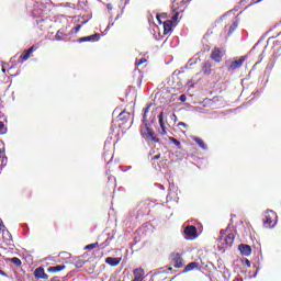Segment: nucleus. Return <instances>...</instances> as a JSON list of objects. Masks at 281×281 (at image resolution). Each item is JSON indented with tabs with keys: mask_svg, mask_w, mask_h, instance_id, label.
I'll return each mask as SVG.
<instances>
[{
	"mask_svg": "<svg viewBox=\"0 0 281 281\" xmlns=\"http://www.w3.org/2000/svg\"><path fill=\"white\" fill-rule=\"evenodd\" d=\"M117 119L119 121H122L123 124H125L131 120V114L126 112H122L121 114H119Z\"/></svg>",
	"mask_w": 281,
	"mask_h": 281,
	"instance_id": "412c9836",
	"label": "nucleus"
},
{
	"mask_svg": "<svg viewBox=\"0 0 281 281\" xmlns=\"http://www.w3.org/2000/svg\"><path fill=\"white\" fill-rule=\"evenodd\" d=\"M121 258L119 257H106L105 263L111 266V267H117L121 262Z\"/></svg>",
	"mask_w": 281,
	"mask_h": 281,
	"instance_id": "f3484780",
	"label": "nucleus"
},
{
	"mask_svg": "<svg viewBox=\"0 0 281 281\" xmlns=\"http://www.w3.org/2000/svg\"><path fill=\"white\" fill-rule=\"evenodd\" d=\"M143 137H145L147 140H151L155 144H158L160 139L158 138L157 134H155L154 130L148 126V124H145V130L143 132Z\"/></svg>",
	"mask_w": 281,
	"mask_h": 281,
	"instance_id": "39448f33",
	"label": "nucleus"
},
{
	"mask_svg": "<svg viewBox=\"0 0 281 281\" xmlns=\"http://www.w3.org/2000/svg\"><path fill=\"white\" fill-rule=\"evenodd\" d=\"M261 1H263V0H258V2H261Z\"/></svg>",
	"mask_w": 281,
	"mask_h": 281,
	"instance_id": "3c124183",
	"label": "nucleus"
},
{
	"mask_svg": "<svg viewBox=\"0 0 281 281\" xmlns=\"http://www.w3.org/2000/svg\"><path fill=\"white\" fill-rule=\"evenodd\" d=\"M80 29H81V25H80V24H77V25L75 26V34L79 33Z\"/></svg>",
	"mask_w": 281,
	"mask_h": 281,
	"instance_id": "473e14b6",
	"label": "nucleus"
},
{
	"mask_svg": "<svg viewBox=\"0 0 281 281\" xmlns=\"http://www.w3.org/2000/svg\"><path fill=\"white\" fill-rule=\"evenodd\" d=\"M200 267V262L198 261H191L189 262L186 267H184V270H183V273H188L190 271H193L194 269H199Z\"/></svg>",
	"mask_w": 281,
	"mask_h": 281,
	"instance_id": "a211bd4d",
	"label": "nucleus"
},
{
	"mask_svg": "<svg viewBox=\"0 0 281 281\" xmlns=\"http://www.w3.org/2000/svg\"><path fill=\"white\" fill-rule=\"evenodd\" d=\"M146 63V58H140V59H137L136 61H135V65L136 66H140V65H144Z\"/></svg>",
	"mask_w": 281,
	"mask_h": 281,
	"instance_id": "c756f323",
	"label": "nucleus"
},
{
	"mask_svg": "<svg viewBox=\"0 0 281 281\" xmlns=\"http://www.w3.org/2000/svg\"><path fill=\"white\" fill-rule=\"evenodd\" d=\"M148 111H149V108H146V109H145V114H144V120H145L146 114L148 113Z\"/></svg>",
	"mask_w": 281,
	"mask_h": 281,
	"instance_id": "e433bc0d",
	"label": "nucleus"
},
{
	"mask_svg": "<svg viewBox=\"0 0 281 281\" xmlns=\"http://www.w3.org/2000/svg\"><path fill=\"white\" fill-rule=\"evenodd\" d=\"M177 21L172 20H167L166 22H164V35H168L172 32V29L175 27V23Z\"/></svg>",
	"mask_w": 281,
	"mask_h": 281,
	"instance_id": "ddd939ff",
	"label": "nucleus"
},
{
	"mask_svg": "<svg viewBox=\"0 0 281 281\" xmlns=\"http://www.w3.org/2000/svg\"><path fill=\"white\" fill-rule=\"evenodd\" d=\"M188 100V97L186 94H180L179 95V101L186 102Z\"/></svg>",
	"mask_w": 281,
	"mask_h": 281,
	"instance_id": "2f4dec72",
	"label": "nucleus"
},
{
	"mask_svg": "<svg viewBox=\"0 0 281 281\" xmlns=\"http://www.w3.org/2000/svg\"><path fill=\"white\" fill-rule=\"evenodd\" d=\"M238 249L240 251V255L244 257H249L252 254V248L251 246L247 245V244H240L238 246Z\"/></svg>",
	"mask_w": 281,
	"mask_h": 281,
	"instance_id": "f8f14e48",
	"label": "nucleus"
},
{
	"mask_svg": "<svg viewBox=\"0 0 281 281\" xmlns=\"http://www.w3.org/2000/svg\"><path fill=\"white\" fill-rule=\"evenodd\" d=\"M187 85L193 87V85H191V81H187Z\"/></svg>",
	"mask_w": 281,
	"mask_h": 281,
	"instance_id": "ea45409f",
	"label": "nucleus"
},
{
	"mask_svg": "<svg viewBox=\"0 0 281 281\" xmlns=\"http://www.w3.org/2000/svg\"><path fill=\"white\" fill-rule=\"evenodd\" d=\"M100 38H101V35L99 33H94L90 36H85L79 38V43H87V42L97 43L100 41Z\"/></svg>",
	"mask_w": 281,
	"mask_h": 281,
	"instance_id": "9b49d317",
	"label": "nucleus"
},
{
	"mask_svg": "<svg viewBox=\"0 0 281 281\" xmlns=\"http://www.w3.org/2000/svg\"><path fill=\"white\" fill-rule=\"evenodd\" d=\"M235 281H238L237 279Z\"/></svg>",
	"mask_w": 281,
	"mask_h": 281,
	"instance_id": "603ef678",
	"label": "nucleus"
},
{
	"mask_svg": "<svg viewBox=\"0 0 281 281\" xmlns=\"http://www.w3.org/2000/svg\"><path fill=\"white\" fill-rule=\"evenodd\" d=\"M34 277L43 280H47L49 278V276L45 272V269L43 267H40L34 270Z\"/></svg>",
	"mask_w": 281,
	"mask_h": 281,
	"instance_id": "4468645a",
	"label": "nucleus"
},
{
	"mask_svg": "<svg viewBox=\"0 0 281 281\" xmlns=\"http://www.w3.org/2000/svg\"><path fill=\"white\" fill-rule=\"evenodd\" d=\"M161 158V155L160 154H157L156 156H154L151 158V160H159Z\"/></svg>",
	"mask_w": 281,
	"mask_h": 281,
	"instance_id": "72a5a7b5",
	"label": "nucleus"
},
{
	"mask_svg": "<svg viewBox=\"0 0 281 281\" xmlns=\"http://www.w3.org/2000/svg\"><path fill=\"white\" fill-rule=\"evenodd\" d=\"M224 55H225V53L222 48L215 47L211 52L210 58L213 59L216 64H221Z\"/></svg>",
	"mask_w": 281,
	"mask_h": 281,
	"instance_id": "6e6552de",
	"label": "nucleus"
},
{
	"mask_svg": "<svg viewBox=\"0 0 281 281\" xmlns=\"http://www.w3.org/2000/svg\"><path fill=\"white\" fill-rule=\"evenodd\" d=\"M246 266H247V267H251V261H249L248 259H246Z\"/></svg>",
	"mask_w": 281,
	"mask_h": 281,
	"instance_id": "c9c22d12",
	"label": "nucleus"
},
{
	"mask_svg": "<svg viewBox=\"0 0 281 281\" xmlns=\"http://www.w3.org/2000/svg\"><path fill=\"white\" fill-rule=\"evenodd\" d=\"M67 36H68V35H67L65 32L58 31V32H56V34H55V40L58 41V42H66Z\"/></svg>",
	"mask_w": 281,
	"mask_h": 281,
	"instance_id": "aec40b11",
	"label": "nucleus"
},
{
	"mask_svg": "<svg viewBox=\"0 0 281 281\" xmlns=\"http://www.w3.org/2000/svg\"><path fill=\"white\" fill-rule=\"evenodd\" d=\"M234 240H235V235L233 233H226L223 231L220 233L218 244H221L222 249L232 248Z\"/></svg>",
	"mask_w": 281,
	"mask_h": 281,
	"instance_id": "f03ea898",
	"label": "nucleus"
},
{
	"mask_svg": "<svg viewBox=\"0 0 281 281\" xmlns=\"http://www.w3.org/2000/svg\"><path fill=\"white\" fill-rule=\"evenodd\" d=\"M102 237H104V235H100V236H99V240H101Z\"/></svg>",
	"mask_w": 281,
	"mask_h": 281,
	"instance_id": "37998d69",
	"label": "nucleus"
},
{
	"mask_svg": "<svg viewBox=\"0 0 281 281\" xmlns=\"http://www.w3.org/2000/svg\"><path fill=\"white\" fill-rule=\"evenodd\" d=\"M169 271H172L173 269L171 267L168 268Z\"/></svg>",
	"mask_w": 281,
	"mask_h": 281,
	"instance_id": "a18cd8bd",
	"label": "nucleus"
},
{
	"mask_svg": "<svg viewBox=\"0 0 281 281\" xmlns=\"http://www.w3.org/2000/svg\"><path fill=\"white\" fill-rule=\"evenodd\" d=\"M4 156V151H0V157Z\"/></svg>",
	"mask_w": 281,
	"mask_h": 281,
	"instance_id": "a19ab883",
	"label": "nucleus"
},
{
	"mask_svg": "<svg viewBox=\"0 0 281 281\" xmlns=\"http://www.w3.org/2000/svg\"><path fill=\"white\" fill-rule=\"evenodd\" d=\"M157 21H158L159 24H161V21H160V16H159V15H157Z\"/></svg>",
	"mask_w": 281,
	"mask_h": 281,
	"instance_id": "58836bf2",
	"label": "nucleus"
},
{
	"mask_svg": "<svg viewBox=\"0 0 281 281\" xmlns=\"http://www.w3.org/2000/svg\"><path fill=\"white\" fill-rule=\"evenodd\" d=\"M245 60H246V57L241 56L238 59L231 61V65L227 68V70L231 72V71H236L237 69H240Z\"/></svg>",
	"mask_w": 281,
	"mask_h": 281,
	"instance_id": "1a4fd4ad",
	"label": "nucleus"
},
{
	"mask_svg": "<svg viewBox=\"0 0 281 281\" xmlns=\"http://www.w3.org/2000/svg\"><path fill=\"white\" fill-rule=\"evenodd\" d=\"M158 124H159V127H160V132H159V134H160V136H165V135H167L168 134V131H167V128H166V122L164 121V113L162 112H160L159 114H158Z\"/></svg>",
	"mask_w": 281,
	"mask_h": 281,
	"instance_id": "9d476101",
	"label": "nucleus"
},
{
	"mask_svg": "<svg viewBox=\"0 0 281 281\" xmlns=\"http://www.w3.org/2000/svg\"><path fill=\"white\" fill-rule=\"evenodd\" d=\"M168 259H169V262H171V265L176 269L183 268L184 266V260H183L182 254L180 252H171Z\"/></svg>",
	"mask_w": 281,
	"mask_h": 281,
	"instance_id": "20e7f679",
	"label": "nucleus"
},
{
	"mask_svg": "<svg viewBox=\"0 0 281 281\" xmlns=\"http://www.w3.org/2000/svg\"><path fill=\"white\" fill-rule=\"evenodd\" d=\"M0 276L5 277V272L3 270H0Z\"/></svg>",
	"mask_w": 281,
	"mask_h": 281,
	"instance_id": "4c0bfd02",
	"label": "nucleus"
},
{
	"mask_svg": "<svg viewBox=\"0 0 281 281\" xmlns=\"http://www.w3.org/2000/svg\"><path fill=\"white\" fill-rule=\"evenodd\" d=\"M65 269H66L65 265H58V266L49 267L48 268V272L49 273H57V272H60V271H63Z\"/></svg>",
	"mask_w": 281,
	"mask_h": 281,
	"instance_id": "6ab92c4d",
	"label": "nucleus"
},
{
	"mask_svg": "<svg viewBox=\"0 0 281 281\" xmlns=\"http://www.w3.org/2000/svg\"><path fill=\"white\" fill-rule=\"evenodd\" d=\"M191 0H173L172 2V11L175 12V15L172 16L173 21H177L179 19V14L183 13L184 10L188 8Z\"/></svg>",
	"mask_w": 281,
	"mask_h": 281,
	"instance_id": "f257e3e1",
	"label": "nucleus"
},
{
	"mask_svg": "<svg viewBox=\"0 0 281 281\" xmlns=\"http://www.w3.org/2000/svg\"><path fill=\"white\" fill-rule=\"evenodd\" d=\"M173 82L177 83L178 89H181L183 87L184 81L181 80V77L176 76L173 77Z\"/></svg>",
	"mask_w": 281,
	"mask_h": 281,
	"instance_id": "b1692460",
	"label": "nucleus"
},
{
	"mask_svg": "<svg viewBox=\"0 0 281 281\" xmlns=\"http://www.w3.org/2000/svg\"><path fill=\"white\" fill-rule=\"evenodd\" d=\"M178 127H183V128L188 130V128H189V125H188L187 123L179 122V123H178Z\"/></svg>",
	"mask_w": 281,
	"mask_h": 281,
	"instance_id": "7c9ffc66",
	"label": "nucleus"
},
{
	"mask_svg": "<svg viewBox=\"0 0 281 281\" xmlns=\"http://www.w3.org/2000/svg\"><path fill=\"white\" fill-rule=\"evenodd\" d=\"M86 263H87V260L81 259V258H76V259L74 260V266H75L76 268H82V267L86 266Z\"/></svg>",
	"mask_w": 281,
	"mask_h": 281,
	"instance_id": "5701e85b",
	"label": "nucleus"
},
{
	"mask_svg": "<svg viewBox=\"0 0 281 281\" xmlns=\"http://www.w3.org/2000/svg\"><path fill=\"white\" fill-rule=\"evenodd\" d=\"M168 140L171 142L175 146H177L178 149H181V148H182L180 140H177V139L173 138V137H169Z\"/></svg>",
	"mask_w": 281,
	"mask_h": 281,
	"instance_id": "393cba45",
	"label": "nucleus"
},
{
	"mask_svg": "<svg viewBox=\"0 0 281 281\" xmlns=\"http://www.w3.org/2000/svg\"><path fill=\"white\" fill-rule=\"evenodd\" d=\"M50 281H61V279L59 277H54L50 279Z\"/></svg>",
	"mask_w": 281,
	"mask_h": 281,
	"instance_id": "f704fd0d",
	"label": "nucleus"
},
{
	"mask_svg": "<svg viewBox=\"0 0 281 281\" xmlns=\"http://www.w3.org/2000/svg\"><path fill=\"white\" fill-rule=\"evenodd\" d=\"M184 238L187 240H195L199 237V234L196 233V228L194 225H188L184 228Z\"/></svg>",
	"mask_w": 281,
	"mask_h": 281,
	"instance_id": "423d86ee",
	"label": "nucleus"
},
{
	"mask_svg": "<svg viewBox=\"0 0 281 281\" xmlns=\"http://www.w3.org/2000/svg\"><path fill=\"white\" fill-rule=\"evenodd\" d=\"M274 44L279 45V41H274Z\"/></svg>",
	"mask_w": 281,
	"mask_h": 281,
	"instance_id": "c03bdc74",
	"label": "nucleus"
},
{
	"mask_svg": "<svg viewBox=\"0 0 281 281\" xmlns=\"http://www.w3.org/2000/svg\"><path fill=\"white\" fill-rule=\"evenodd\" d=\"M1 71H2L3 74H5V68H1Z\"/></svg>",
	"mask_w": 281,
	"mask_h": 281,
	"instance_id": "79ce46f5",
	"label": "nucleus"
},
{
	"mask_svg": "<svg viewBox=\"0 0 281 281\" xmlns=\"http://www.w3.org/2000/svg\"><path fill=\"white\" fill-rule=\"evenodd\" d=\"M86 256H87V252H86V254H83L82 258H85Z\"/></svg>",
	"mask_w": 281,
	"mask_h": 281,
	"instance_id": "49530a36",
	"label": "nucleus"
},
{
	"mask_svg": "<svg viewBox=\"0 0 281 281\" xmlns=\"http://www.w3.org/2000/svg\"><path fill=\"white\" fill-rule=\"evenodd\" d=\"M278 36H281V31L279 32Z\"/></svg>",
	"mask_w": 281,
	"mask_h": 281,
	"instance_id": "09e8293b",
	"label": "nucleus"
},
{
	"mask_svg": "<svg viewBox=\"0 0 281 281\" xmlns=\"http://www.w3.org/2000/svg\"><path fill=\"white\" fill-rule=\"evenodd\" d=\"M40 23H44V20H41Z\"/></svg>",
	"mask_w": 281,
	"mask_h": 281,
	"instance_id": "de8ad7c7",
	"label": "nucleus"
},
{
	"mask_svg": "<svg viewBox=\"0 0 281 281\" xmlns=\"http://www.w3.org/2000/svg\"><path fill=\"white\" fill-rule=\"evenodd\" d=\"M278 223V215L274 211L268 210L263 215L262 224L266 228H273Z\"/></svg>",
	"mask_w": 281,
	"mask_h": 281,
	"instance_id": "7ed1b4c3",
	"label": "nucleus"
},
{
	"mask_svg": "<svg viewBox=\"0 0 281 281\" xmlns=\"http://www.w3.org/2000/svg\"><path fill=\"white\" fill-rule=\"evenodd\" d=\"M11 262H12L15 267H21V265H22V261H21L18 257L11 258Z\"/></svg>",
	"mask_w": 281,
	"mask_h": 281,
	"instance_id": "cd10ccee",
	"label": "nucleus"
},
{
	"mask_svg": "<svg viewBox=\"0 0 281 281\" xmlns=\"http://www.w3.org/2000/svg\"><path fill=\"white\" fill-rule=\"evenodd\" d=\"M172 116H173L175 119H177L176 114H172Z\"/></svg>",
	"mask_w": 281,
	"mask_h": 281,
	"instance_id": "8fccbe9b",
	"label": "nucleus"
},
{
	"mask_svg": "<svg viewBox=\"0 0 281 281\" xmlns=\"http://www.w3.org/2000/svg\"><path fill=\"white\" fill-rule=\"evenodd\" d=\"M144 274H145V272L142 268L133 270V276H134L133 281H143Z\"/></svg>",
	"mask_w": 281,
	"mask_h": 281,
	"instance_id": "dca6fc26",
	"label": "nucleus"
},
{
	"mask_svg": "<svg viewBox=\"0 0 281 281\" xmlns=\"http://www.w3.org/2000/svg\"><path fill=\"white\" fill-rule=\"evenodd\" d=\"M37 49H38V46H36V45H33L30 48L24 49L22 52V54L20 55L19 60L21 63L27 61V59L31 57V54H34Z\"/></svg>",
	"mask_w": 281,
	"mask_h": 281,
	"instance_id": "0eeeda50",
	"label": "nucleus"
},
{
	"mask_svg": "<svg viewBox=\"0 0 281 281\" xmlns=\"http://www.w3.org/2000/svg\"><path fill=\"white\" fill-rule=\"evenodd\" d=\"M8 132V128L3 122H0V135H5Z\"/></svg>",
	"mask_w": 281,
	"mask_h": 281,
	"instance_id": "a878e982",
	"label": "nucleus"
},
{
	"mask_svg": "<svg viewBox=\"0 0 281 281\" xmlns=\"http://www.w3.org/2000/svg\"><path fill=\"white\" fill-rule=\"evenodd\" d=\"M200 72H201V74H204V75H206V76L211 75V74H212V64H211V61H204V63L201 65Z\"/></svg>",
	"mask_w": 281,
	"mask_h": 281,
	"instance_id": "2eb2a0df",
	"label": "nucleus"
},
{
	"mask_svg": "<svg viewBox=\"0 0 281 281\" xmlns=\"http://www.w3.org/2000/svg\"><path fill=\"white\" fill-rule=\"evenodd\" d=\"M100 247V244L99 243H95V244H88L86 245L85 249L86 250H89V249H97Z\"/></svg>",
	"mask_w": 281,
	"mask_h": 281,
	"instance_id": "bb28decb",
	"label": "nucleus"
},
{
	"mask_svg": "<svg viewBox=\"0 0 281 281\" xmlns=\"http://www.w3.org/2000/svg\"><path fill=\"white\" fill-rule=\"evenodd\" d=\"M193 140L198 144V146L201 149H204V150L207 149V146H206L205 142L203 139H201L200 137H193Z\"/></svg>",
	"mask_w": 281,
	"mask_h": 281,
	"instance_id": "4be33fe9",
	"label": "nucleus"
},
{
	"mask_svg": "<svg viewBox=\"0 0 281 281\" xmlns=\"http://www.w3.org/2000/svg\"><path fill=\"white\" fill-rule=\"evenodd\" d=\"M110 241H111L110 237L106 236L104 243H102V244L100 245V246H101V249H105L106 247H109V246H110Z\"/></svg>",
	"mask_w": 281,
	"mask_h": 281,
	"instance_id": "c85d7f7f",
	"label": "nucleus"
}]
</instances>
